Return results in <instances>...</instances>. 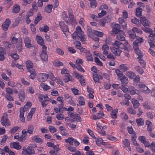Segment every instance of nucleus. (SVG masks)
Wrapping results in <instances>:
<instances>
[{
    "mask_svg": "<svg viewBox=\"0 0 155 155\" xmlns=\"http://www.w3.org/2000/svg\"><path fill=\"white\" fill-rule=\"evenodd\" d=\"M77 36H78L80 38L81 41L82 43H84L86 39L83 35V32L81 27L78 26L77 27L76 31L72 35V37L73 39H74Z\"/></svg>",
    "mask_w": 155,
    "mask_h": 155,
    "instance_id": "f257e3e1",
    "label": "nucleus"
},
{
    "mask_svg": "<svg viewBox=\"0 0 155 155\" xmlns=\"http://www.w3.org/2000/svg\"><path fill=\"white\" fill-rule=\"evenodd\" d=\"M46 46L44 45L42 48V51L40 55L41 60L45 61H46L48 60V55L46 51Z\"/></svg>",
    "mask_w": 155,
    "mask_h": 155,
    "instance_id": "f03ea898",
    "label": "nucleus"
},
{
    "mask_svg": "<svg viewBox=\"0 0 155 155\" xmlns=\"http://www.w3.org/2000/svg\"><path fill=\"white\" fill-rule=\"evenodd\" d=\"M48 78V75L46 74H40L38 76V80L39 82H42L46 81Z\"/></svg>",
    "mask_w": 155,
    "mask_h": 155,
    "instance_id": "7ed1b4c3",
    "label": "nucleus"
},
{
    "mask_svg": "<svg viewBox=\"0 0 155 155\" xmlns=\"http://www.w3.org/2000/svg\"><path fill=\"white\" fill-rule=\"evenodd\" d=\"M11 21L9 18L7 19L4 22L2 25V27L3 30L5 31H6L9 27Z\"/></svg>",
    "mask_w": 155,
    "mask_h": 155,
    "instance_id": "20e7f679",
    "label": "nucleus"
},
{
    "mask_svg": "<svg viewBox=\"0 0 155 155\" xmlns=\"http://www.w3.org/2000/svg\"><path fill=\"white\" fill-rule=\"evenodd\" d=\"M112 31L114 34H116L121 30H120V26L118 24L114 23L112 25Z\"/></svg>",
    "mask_w": 155,
    "mask_h": 155,
    "instance_id": "39448f33",
    "label": "nucleus"
},
{
    "mask_svg": "<svg viewBox=\"0 0 155 155\" xmlns=\"http://www.w3.org/2000/svg\"><path fill=\"white\" fill-rule=\"evenodd\" d=\"M140 22L144 26H149L150 23L148 20L145 17H142L140 18Z\"/></svg>",
    "mask_w": 155,
    "mask_h": 155,
    "instance_id": "423d86ee",
    "label": "nucleus"
},
{
    "mask_svg": "<svg viewBox=\"0 0 155 155\" xmlns=\"http://www.w3.org/2000/svg\"><path fill=\"white\" fill-rule=\"evenodd\" d=\"M116 38L117 40L120 41H123L125 39L124 36V33L123 31H120L119 32L117 33Z\"/></svg>",
    "mask_w": 155,
    "mask_h": 155,
    "instance_id": "0eeeda50",
    "label": "nucleus"
},
{
    "mask_svg": "<svg viewBox=\"0 0 155 155\" xmlns=\"http://www.w3.org/2000/svg\"><path fill=\"white\" fill-rule=\"evenodd\" d=\"M10 147L11 148H15L17 150H19L21 148V145H19V143L18 142L11 143L10 144Z\"/></svg>",
    "mask_w": 155,
    "mask_h": 155,
    "instance_id": "6e6552de",
    "label": "nucleus"
},
{
    "mask_svg": "<svg viewBox=\"0 0 155 155\" xmlns=\"http://www.w3.org/2000/svg\"><path fill=\"white\" fill-rule=\"evenodd\" d=\"M25 46L28 48H30L31 47L32 45L31 44V40L30 38L28 37H26L24 40Z\"/></svg>",
    "mask_w": 155,
    "mask_h": 155,
    "instance_id": "1a4fd4ad",
    "label": "nucleus"
},
{
    "mask_svg": "<svg viewBox=\"0 0 155 155\" xmlns=\"http://www.w3.org/2000/svg\"><path fill=\"white\" fill-rule=\"evenodd\" d=\"M25 94L23 89H21L18 94V98L21 102H24L25 99Z\"/></svg>",
    "mask_w": 155,
    "mask_h": 155,
    "instance_id": "9d476101",
    "label": "nucleus"
},
{
    "mask_svg": "<svg viewBox=\"0 0 155 155\" xmlns=\"http://www.w3.org/2000/svg\"><path fill=\"white\" fill-rule=\"evenodd\" d=\"M111 52L115 55L119 56L120 55L122 51L119 49L118 48H116L114 47H112L111 49Z\"/></svg>",
    "mask_w": 155,
    "mask_h": 155,
    "instance_id": "9b49d317",
    "label": "nucleus"
},
{
    "mask_svg": "<svg viewBox=\"0 0 155 155\" xmlns=\"http://www.w3.org/2000/svg\"><path fill=\"white\" fill-rule=\"evenodd\" d=\"M1 124L4 126L7 125L8 126H9L10 124L8 121V119L4 117H2L1 120Z\"/></svg>",
    "mask_w": 155,
    "mask_h": 155,
    "instance_id": "f8f14e48",
    "label": "nucleus"
},
{
    "mask_svg": "<svg viewBox=\"0 0 155 155\" xmlns=\"http://www.w3.org/2000/svg\"><path fill=\"white\" fill-rule=\"evenodd\" d=\"M72 76L69 74H65L64 76L63 81L65 83L68 82L69 81H72Z\"/></svg>",
    "mask_w": 155,
    "mask_h": 155,
    "instance_id": "ddd939ff",
    "label": "nucleus"
},
{
    "mask_svg": "<svg viewBox=\"0 0 155 155\" xmlns=\"http://www.w3.org/2000/svg\"><path fill=\"white\" fill-rule=\"evenodd\" d=\"M85 57L87 61H93V58L91 54L89 51L86 52L85 54Z\"/></svg>",
    "mask_w": 155,
    "mask_h": 155,
    "instance_id": "4468645a",
    "label": "nucleus"
},
{
    "mask_svg": "<svg viewBox=\"0 0 155 155\" xmlns=\"http://www.w3.org/2000/svg\"><path fill=\"white\" fill-rule=\"evenodd\" d=\"M128 33L129 35L130 38L131 39L132 41L134 39H135L136 37V35L135 32L134 31H133V29L130 30L128 31Z\"/></svg>",
    "mask_w": 155,
    "mask_h": 155,
    "instance_id": "2eb2a0df",
    "label": "nucleus"
},
{
    "mask_svg": "<svg viewBox=\"0 0 155 155\" xmlns=\"http://www.w3.org/2000/svg\"><path fill=\"white\" fill-rule=\"evenodd\" d=\"M131 103L133 105V107L134 109H136L140 105V104L137 100L133 98L131 100Z\"/></svg>",
    "mask_w": 155,
    "mask_h": 155,
    "instance_id": "dca6fc26",
    "label": "nucleus"
},
{
    "mask_svg": "<svg viewBox=\"0 0 155 155\" xmlns=\"http://www.w3.org/2000/svg\"><path fill=\"white\" fill-rule=\"evenodd\" d=\"M6 54V52L5 51L4 48H0V61H2L5 58L4 55Z\"/></svg>",
    "mask_w": 155,
    "mask_h": 155,
    "instance_id": "f3484780",
    "label": "nucleus"
},
{
    "mask_svg": "<svg viewBox=\"0 0 155 155\" xmlns=\"http://www.w3.org/2000/svg\"><path fill=\"white\" fill-rule=\"evenodd\" d=\"M68 14L69 18L70 21L74 23L75 22V19L73 14L72 11L71 10V9H69L68 10Z\"/></svg>",
    "mask_w": 155,
    "mask_h": 155,
    "instance_id": "a211bd4d",
    "label": "nucleus"
},
{
    "mask_svg": "<svg viewBox=\"0 0 155 155\" xmlns=\"http://www.w3.org/2000/svg\"><path fill=\"white\" fill-rule=\"evenodd\" d=\"M119 78L122 82V86L125 85L127 83L128 79L124 74L120 77Z\"/></svg>",
    "mask_w": 155,
    "mask_h": 155,
    "instance_id": "6ab92c4d",
    "label": "nucleus"
},
{
    "mask_svg": "<svg viewBox=\"0 0 155 155\" xmlns=\"http://www.w3.org/2000/svg\"><path fill=\"white\" fill-rule=\"evenodd\" d=\"M113 45H115L118 48L121 49L124 48V45L123 43H121L120 41L117 40H115L114 41Z\"/></svg>",
    "mask_w": 155,
    "mask_h": 155,
    "instance_id": "aec40b11",
    "label": "nucleus"
},
{
    "mask_svg": "<svg viewBox=\"0 0 155 155\" xmlns=\"http://www.w3.org/2000/svg\"><path fill=\"white\" fill-rule=\"evenodd\" d=\"M118 111V109L117 108L113 110L110 113V115L111 117L114 119H116L117 117V115Z\"/></svg>",
    "mask_w": 155,
    "mask_h": 155,
    "instance_id": "412c9836",
    "label": "nucleus"
},
{
    "mask_svg": "<svg viewBox=\"0 0 155 155\" xmlns=\"http://www.w3.org/2000/svg\"><path fill=\"white\" fill-rule=\"evenodd\" d=\"M25 110L24 108L21 107L20 109V114L19 115L20 118L21 120L23 122H24L25 121V119L24 117V114Z\"/></svg>",
    "mask_w": 155,
    "mask_h": 155,
    "instance_id": "4be33fe9",
    "label": "nucleus"
},
{
    "mask_svg": "<svg viewBox=\"0 0 155 155\" xmlns=\"http://www.w3.org/2000/svg\"><path fill=\"white\" fill-rule=\"evenodd\" d=\"M28 71L31 73L29 76L30 78L34 79L35 78L36 74L35 70L34 69H31V70H28Z\"/></svg>",
    "mask_w": 155,
    "mask_h": 155,
    "instance_id": "5701e85b",
    "label": "nucleus"
},
{
    "mask_svg": "<svg viewBox=\"0 0 155 155\" xmlns=\"http://www.w3.org/2000/svg\"><path fill=\"white\" fill-rule=\"evenodd\" d=\"M32 140L35 142L41 143L43 142L42 139L39 137L38 135L35 136L33 137Z\"/></svg>",
    "mask_w": 155,
    "mask_h": 155,
    "instance_id": "b1692460",
    "label": "nucleus"
},
{
    "mask_svg": "<svg viewBox=\"0 0 155 155\" xmlns=\"http://www.w3.org/2000/svg\"><path fill=\"white\" fill-rule=\"evenodd\" d=\"M22 39H19L18 43H17L16 48L19 51H21L22 50Z\"/></svg>",
    "mask_w": 155,
    "mask_h": 155,
    "instance_id": "393cba45",
    "label": "nucleus"
},
{
    "mask_svg": "<svg viewBox=\"0 0 155 155\" xmlns=\"http://www.w3.org/2000/svg\"><path fill=\"white\" fill-rule=\"evenodd\" d=\"M148 42L150 48H153L155 47V38L149 39L148 40Z\"/></svg>",
    "mask_w": 155,
    "mask_h": 155,
    "instance_id": "a878e982",
    "label": "nucleus"
},
{
    "mask_svg": "<svg viewBox=\"0 0 155 155\" xmlns=\"http://www.w3.org/2000/svg\"><path fill=\"white\" fill-rule=\"evenodd\" d=\"M26 65L27 68L28 69V70H31V69H33V64L30 60L27 61Z\"/></svg>",
    "mask_w": 155,
    "mask_h": 155,
    "instance_id": "bb28decb",
    "label": "nucleus"
},
{
    "mask_svg": "<svg viewBox=\"0 0 155 155\" xmlns=\"http://www.w3.org/2000/svg\"><path fill=\"white\" fill-rule=\"evenodd\" d=\"M127 75L128 77L131 79H133L135 77L136 75L135 73L133 72L128 71L126 72Z\"/></svg>",
    "mask_w": 155,
    "mask_h": 155,
    "instance_id": "cd10ccee",
    "label": "nucleus"
},
{
    "mask_svg": "<svg viewBox=\"0 0 155 155\" xmlns=\"http://www.w3.org/2000/svg\"><path fill=\"white\" fill-rule=\"evenodd\" d=\"M52 4H48L45 8V11L48 13H50L51 12L53 8Z\"/></svg>",
    "mask_w": 155,
    "mask_h": 155,
    "instance_id": "c85d7f7f",
    "label": "nucleus"
},
{
    "mask_svg": "<svg viewBox=\"0 0 155 155\" xmlns=\"http://www.w3.org/2000/svg\"><path fill=\"white\" fill-rule=\"evenodd\" d=\"M142 9L140 8H138L136 9V15L137 16L139 17L140 18L142 16L141 13Z\"/></svg>",
    "mask_w": 155,
    "mask_h": 155,
    "instance_id": "c756f323",
    "label": "nucleus"
},
{
    "mask_svg": "<svg viewBox=\"0 0 155 155\" xmlns=\"http://www.w3.org/2000/svg\"><path fill=\"white\" fill-rule=\"evenodd\" d=\"M37 40L38 43L41 46H43L44 43L42 38L40 36H38L37 37Z\"/></svg>",
    "mask_w": 155,
    "mask_h": 155,
    "instance_id": "7c9ffc66",
    "label": "nucleus"
},
{
    "mask_svg": "<svg viewBox=\"0 0 155 155\" xmlns=\"http://www.w3.org/2000/svg\"><path fill=\"white\" fill-rule=\"evenodd\" d=\"M20 10V7L18 5H15L13 6L12 12L15 13H18Z\"/></svg>",
    "mask_w": 155,
    "mask_h": 155,
    "instance_id": "2f4dec72",
    "label": "nucleus"
},
{
    "mask_svg": "<svg viewBox=\"0 0 155 155\" xmlns=\"http://www.w3.org/2000/svg\"><path fill=\"white\" fill-rule=\"evenodd\" d=\"M34 130V126L32 125H29L28 126V129L27 130V133L30 134L33 133Z\"/></svg>",
    "mask_w": 155,
    "mask_h": 155,
    "instance_id": "473e14b6",
    "label": "nucleus"
},
{
    "mask_svg": "<svg viewBox=\"0 0 155 155\" xmlns=\"http://www.w3.org/2000/svg\"><path fill=\"white\" fill-rule=\"evenodd\" d=\"M78 103L81 106L84 105L85 104L84 99L83 97L81 96H80L78 98Z\"/></svg>",
    "mask_w": 155,
    "mask_h": 155,
    "instance_id": "72a5a7b5",
    "label": "nucleus"
},
{
    "mask_svg": "<svg viewBox=\"0 0 155 155\" xmlns=\"http://www.w3.org/2000/svg\"><path fill=\"white\" fill-rule=\"evenodd\" d=\"M74 139L71 137H69L68 139L65 140V141L66 143H68L71 146L73 145V143Z\"/></svg>",
    "mask_w": 155,
    "mask_h": 155,
    "instance_id": "f704fd0d",
    "label": "nucleus"
},
{
    "mask_svg": "<svg viewBox=\"0 0 155 155\" xmlns=\"http://www.w3.org/2000/svg\"><path fill=\"white\" fill-rule=\"evenodd\" d=\"M136 122L138 126H142L144 124V121L143 119L141 118L137 119L136 120Z\"/></svg>",
    "mask_w": 155,
    "mask_h": 155,
    "instance_id": "c9c22d12",
    "label": "nucleus"
},
{
    "mask_svg": "<svg viewBox=\"0 0 155 155\" xmlns=\"http://www.w3.org/2000/svg\"><path fill=\"white\" fill-rule=\"evenodd\" d=\"M39 29L41 31H43L45 32H46L49 30V28L47 25H45L42 27L39 28Z\"/></svg>",
    "mask_w": 155,
    "mask_h": 155,
    "instance_id": "e433bc0d",
    "label": "nucleus"
},
{
    "mask_svg": "<svg viewBox=\"0 0 155 155\" xmlns=\"http://www.w3.org/2000/svg\"><path fill=\"white\" fill-rule=\"evenodd\" d=\"M135 70L141 74L143 73L144 71L143 69L139 66H136L134 67Z\"/></svg>",
    "mask_w": 155,
    "mask_h": 155,
    "instance_id": "4c0bfd02",
    "label": "nucleus"
},
{
    "mask_svg": "<svg viewBox=\"0 0 155 155\" xmlns=\"http://www.w3.org/2000/svg\"><path fill=\"white\" fill-rule=\"evenodd\" d=\"M135 52L137 54L138 56L137 58L139 59L141 58L143 56V54L141 51L140 50L138 49L135 51Z\"/></svg>",
    "mask_w": 155,
    "mask_h": 155,
    "instance_id": "58836bf2",
    "label": "nucleus"
},
{
    "mask_svg": "<svg viewBox=\"0 0 155 155\" xmlns=\"http://www.w3.org/2000/svg\"><path fill=\"white\" fill-rule=\"evenodd\" d=\"M28 154L31 155L35 153V151L32 147H28L27 149Z\"/></svg>",
    "mask_w": 155,
    "mask_h": 155,
    "instance_id": "ea45409f",
    "label": "nucleus"
},
{
    "mask_svg": "<svg viewBox=\"0 0 155 155\" xmlns=\"http://www.w3.org/2000/svg\"><path fill=\"white\" fill-rule=\"evenodd\" d=\"M93 77L94 81L96 82H99V77L97 76L96 73H93Z\"/></svg>",
    "mask_w": 155,
    "mask_h": 155,
    "instance_id": "a19ab883",
    "label": "nucleus"
},
{
    "mask_svg": "<svg viewBox=\"0 0 155 155\" xmlns=\"http://www.w3.org/2000/svg\"><path fill=\"white\" fill-rule=\"evenodd\" d=\"M56 51L57 53L59 55H63L64 54V51L59 48H56Z\"/></svg>",
    "mask_w": 155,
    "mask_h": 155,
    "instance_id": "79ce46f5",
    "label": "nucleus"
},
{
    "mask_svg": "<svg viewBox=\"0 0 155 155\" xmlns=\"http://www.w3.org/2000/svg\"><path fill=\"white\" fill-rule=\"evenodd\" d=\"M90 2L91 7L93 8H95L97 6V3L96 0H89Z\"/></svg>",
    "mask_w": 155,
    "mask_h": 155,
    "instance_id": "37998d69",
    "label": "nucleus"
},
{
    "mask_svg": "<svg viewBox=\"0 0 155 155\" xmlns=\"http://www.w3.org/2000/svg\"><path fill=\"white\" fill-rule=\"evenodd\" d=\"M54 64L55 66L57 67H59L61 66H63V63L62 62L59 61L58 60H55Z\"/></svg>",
    "mask_w": 155,
    "mask_h": 155,
    "instance_id": "c03bdc74",
    "label": "nucleus"
},
{
    "mask_svg": "<svg viewBox=\"0 0 155 155\" xmlns=\"http://www.w3.org/2000/svg\"><path fill=\"white\" fill-rule=\"evenodd\" d=\"M93 33L95 35L98 37H102L103 35V33L102 32H99L98 31L95 30H93Z\"/></svg>",
    "mask_w": 155,
    "mask_h": 155,
    "instance_id": "a18cd8bd",
    "label": "nucleus"
},
{
    "mask_svg": "<svg viewBox=\"0 0 155 155\" xmlns=\"http://www.w3.org/2000/svg\"><path fill=\"white\" fill-rule=\"evenodd\" d=\"M127 111L128 113L131 114H135L136 113L135 110L132 107L128 108L127 109Z\"/></svg>",
    "mask_w": 155,
    "mask_h": 155,
    "instance_id": "49530a36",
    "label": "nucleus"
},
{
    "mask_svg": "<svg viewBox=\"0 0 155 155\" xmlns=\"http://www.w3.org/2000/svg\"><path fill=\"white\" fill-rule=\"evenodd\" d=\"M48 129L50 132L51 133H54L57 131V129L54 127L52 126H49Z\"/></svg>",
    "mask_w": 155,
    "mask_h": 155,
    "instance_id": "de8ad7c7",
    "label": "nucleus"
},
{
    "mask_svg": "<svg viewBox=\"0 0 155 155\" xmlns=\"http://www.w3.org/2000/svg\"><path fill=\"white\" fill-rule=\"evenodd\" d=\"M120 69L123 71H125L128 70L127 66L125 64H121L120 66Z\"/></svg>",
    "mask_w": 155,
    "mask_h": 155,
    "instance_id": "09e8293b",
    "label": "nucleus"
},
{
    "mask_svg": "<svg viewBox=\"0 0 155 155\" xmlns=\"http://www.w3.org/2000/svg\"><path fill=\"white\" fill-rule=\"evenodd\" d=\"M41 87L44 90H47L50 88V87L47 85L44 84L42 83L41 85Z\"/></svg>",
    "mask_w": 155,
    "mask_h": 155,
    "instance_id": "8fccbe9b",
    "label": "nucleus"
},
{
    "mask_svg": "<svg viewBox=\"0 0 155 155\" xmlns=\"http://www.w3.org/2000/svg\"><path fill=\"white\" fill-rule=\"evenodd\" d=\"M74 74L76 78H77L78 79H80L83 78V76L76 72V71L74 72Z\"/></svg>",
    "mask_w": 155,
    "mask_h": 155,
    "instance_id": "3c124183",
    "label": "nucleus"
},
{
    "mask_svg": "<svg viewBox=\"0 0 155 155\" xmlns=\"http://www.w3.org/2000/svg\"><path fill=\"white\" fill-rule=\"evenodd\" d=\"M31 106V103L30 102H27L23 108H24V110H27V109L30 108Z\"/></svg>",
    "mask_w": 155,
    "mask_h": 155,
    "instance_id": "603ef678",
    "label": "nucleus"
},
{
    "mask_svg": "<svg viewBox=\"0 0 155 155\" xmlns=\"http://www.w3.org/2000/svg\"><path fill=\"white\" fill-rule=\"evenodd\" d=\"M130 93L131 94L134 95L135 94H138L140 92L138 90L134 89L131 90L130 91Z\"/></svg>",
    "mask_w": 155,
    "mask_h": 155,
    "instance_id": "864d4df0",
    "label": "nucleus"
},
{
    "mask_svg": "<svg viewBox=\"0 0 155 155\" xmlns=\"http://www.w3.org/2000/svg\"><path fill=\"white\" fill-rule=\"evenodd\" d=\"M131 21L132 23L135 24L138 26H139L140 25L139 21L136 18H134L132 19L131 20Z\"/></svg>",
    "mask_w": 155,
    "mask_h": 155,
    "instance_id": "5fc2aeb1",
    "label": "nucleus"
},
{
    "mask_svg": "<svg viewBox=\"0 0 155 155\" xmlns=\"http://www.w3.org/2000/svg\"><path fill=\"white\" fill-rule=\"evenodd\" d=\"M94 60L95 62L97 64L100 66L103 65L102 63L100 61L99 58L97 57H95Z\"/></svg>",
    "mask_w": 155,
    "mask_h": 155,
    "instance_id": "6e6d98bb",
    "label": "nucleus"
},
{
    "mask_svg": "<svg viewBox=\"0 0 155 155\" xmlns=\"http://www.w3.org/2000/svg\"><path fill=\"white\" fill-rule=\"evenodd\" d=\"M62 31L64 32V34H65V32L67 31H68V27L65 25H63V26L61 27Z\"/></svg>",
    "mask_w": 155,
    "mask_h": 155,
    "instance_id": "4d7b16f0",
    "label": "nucleus"
},
{
    "mask_svg": "<svg viewBox=\"0 0 155 155\" xmlns=\"http://www.w3.org/2000/svg\"><path fill=\"white\" fill-rule=\"evenodd\" d=\"M139 62L142 67L143 68H145L146 65V62L144 61L141 58L139 59Z\"/></svg>",
    "mask_w": 155,
    "mask_h": 155,
    "instance_id": "13d9d810",
    "label": "nucleus"
},
{
    "mask_svg": "<svg viewBox=\"0 0 155 155\" xmlns=\"http://www.w3.org/2000/svg\"><path fill=\"white\" fill-rule=\"evenodd\" d=\"M140 44L134 41L133 43V47L135 51L139 49L138 46L140 45Z\"/></svg>",
    "mask_w": 155,
    "mask_h": 155,
    "instance_id": "bf43d9fd",
    "label": "nucleus"
},
{
    "mask_svg": "<svg viewBox=\"0 0 155 155\" xmlns=\"http://www.w3.org/2000/svg\"><path fill=\"white\" fill-rule=\"evenodd\" d=\"M42 17L41 15H39L37 16L35 19L34 22L35 24L36 25L38 22L41 20Z\"/></svg>",
    "mask_w": 155,
    "mask_h": 155,
    "instance_id": "052dcab7",
    "label": "nucleus"
},
{
    "mask_svg": "<svg viewBox=\"0 0 155 155\" xmlns=\"http://www.w3.org/2000/svg\"><path fill=\"white\" fill-rule=\"evenodd\" d=\"M150 147L151 151L154 152H155V142H153L150 145Z\"/></svg>",
    "mask_w": 155,
    "mask_h": 155,
    "instance_id": "680f3d73",
    "label": "nucleus"
},
{
    "mask_svg": "<svg viewBox=\"0 0 155 155\" xmlns=\"http://www.w3.org/2000/svg\"><path fill=\"white\" fill-rule=\"evenodd\" d=\"M96 143L97 145H99L101 144H102L104 145L103 143H105L104 142H103V140L101 138H98L96 140Z\"/></svg>",
    "mask_w": 155,
    "mask_h": 155,
    "instance_id": "e2e57ef3",
    "label": "nucleus"
},
{
    "mask_svg": "<svg viewBox=\"0 0 155 155\" xmlns=\"http://www.w3.org/2000/svg\"><path fill=\"white\" fill-rule=\"evenodd\" d=\"M142 91L144 93L148 94L150 92V90L146 86L144 87Z\"/></svg>",
    "mask_w": 155,
    "mask_h": 155,
    "instance_id": "0e129e2a",
    "label": "nucleus"
},
{
    "mask_svg": "<svg viewBox=\"0 0 155 155\" xmlns=\"http://www.w3.org/2000/svg\"><path fill=\"white\" fill-rule=\"evenodd\" d=\"M127 130L129 133L132 134L133 135L134 134H135V132L134 131L132 127H127Z\"/></svg>",
    "mask_w": 155,
    "mask_h": 155,
    "instance_id": "69168bd1",
    "label": "nucleus"
},
{
    "mask_svg": "<svg viewBox=\"0 0 155 155\" xmlns=\"http://www.w3.org/2000/svg\"><path fill=\"white\" fill-rule=\"evenodd\" d=\"M11 56L15 60H18L19 58V56L16 53L13 54L12 53H11Z\"/></svg>",
    "mask_w": 155,
    "mask_h": 155,
    "instance_id": "338daca9",
    "label": "nucleus"
},
{
    "mask_svg": "<svg viewBox=\"0 0 155 155\" xmlns=\"http://www.w3.org/2000/svg\"><path fill=\"white\" fill-rule=\"evenodd\" d=\"M19 39L15 37H13L12 38L11 41L12 44H15L16 43H18Z\"/></svg>",
    "mask_w": 155,
    "mask_h": 155,
    "instance_id": "774afa93",
    "label": "nucleus"
}]
</instances>
